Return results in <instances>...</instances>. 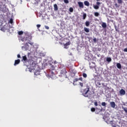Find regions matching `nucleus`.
Listing matches in <instances>:
<instances>
[{"mask_svg": "<svg viewBox=\"0 0 127 127\" xmlns=\"http://www.w3.org/2000/svg\"><path fill=\"white\" fill-rule=\"evenodd\" d=\"M78 4L80 8H84V4L83 2H78Z\"/></svg>", "mask_w": 127, "mask_h": 127, "instance_id": "nucleus-8", "label": "nucleus"}, {"mask_svg": "<svg viewBox=\"0 0 127 127\" xmlns=\"http://www.w3.org/2000/svg\"><path fill=\"white\" fill-rule=\"evenodd\" d=\"M18 34L19 35H22V34H23V31H20L18 32Z\"/></svg>", "mask_w": 127, "mask_h": 127, "instance_id": "nucleus-24", "label": "nucleus"}, {"mask_svg": "<svg viewBox=\"0 0 127 127\" xmlns=\"http://www.w3.org/2000/svg\"><path fill=\"white\" fill-rule=\"evenodd\" d=\"M90 91V89L88 87L84 89L83 92V95L84 97H86V98H89L91 96V94L89 93V92Z\"/></svg>", "mask_w": 127, "mask_h": 127, "instance_id": "nucleus-4", "label": "nucleus"}, {"mask_svg": "<svg viewBox=\"0 0 127 127\" xmlns=\"http://www.w3.org/2000/svg\"><path fill=\"white\" fill-rule=\"evenodd\" d=\"M20 63V60L18 59V60H16L15 61L14 64V66H16V65H18V64Z\"/></svg>", "mask_w": 127, "mask_h": 127, "instance_id": "nucleus-12", "label": "nucleus"}, {"mask_svg": "<svg viewBox=\"0 0 127 127\" xmlns=\"http://www.w3.org/2000/svg\"><path fill=\"white\" fill-rule=\"evenodd\" d=\"M118 1V3H123V0H117Z\"/></svg>", "mask_w": 127, "mask_h": 127, "instance_id": "nucleus-34", "label": "nucleus"}, {"mask_svg": "<svg viewBox=\"0 0 127 127\" xmlns=\"http://www.w3.org/2000/svg\"><path fill=\"white\" fill-rule=\"evenodd\" d=\"M0 10L3 12H5L6 11V8L5 5L2 4V2H0Z\"/></svg>", "mask_w": 127, "mask_h": 127, "instance_id": "nucleus-5", "label": "nucleus"}, {"mask_svg": "<svg viewBox=\"0 0 127 127\" xmlns=\"http://www.w3.org/2000/svg\"><path fill=\"white\" fill-rule=\"evenodd\" d=\"M77 81H79V79L78 78H75L74 79L73 82H77Z\"/></svg>", "mask_w": 127, "mask_h": 127, "instance_id": "nucleus-37", "label": "nucleus"}, {"mask_svg": "<svg viewBox=\"0 0 127 127\" xmlns=\"http://www.w3.org/2000/svg\"><path fill=\"white\" fill-rule=\"evenodd\" d=\"M40 26H41V25H40V24H37V27L38 28H39V27H40Z\"/></svg>", "mask_w": 127, "mask_h": 127, "instance_id": "nucleus-40", "label": "nucleus"}, {"mask_svg": "<svg viewBox=\"0 0 127 127\" xmlns=\"http://www.w3.org/2000/svg\"><path fill=\"white\" fill-rule=\"evenodd\" d=\"M96 111V108H94V107H92L91 108V111L92 112H94Z\"/></svg>", "mask_w": 127, "mask_h": 127, "instance_id": "nucleus-26", "label": "nucleus"}, {"mask_svg": "<svg viewBox=\"0 0 127 127\" xmlns=\"http://www.w3.org/2000/svg\"><path fill=\"white\" fill-rule=\"evenodd\" d=\"M69 11H70V12H73V9L72 7L69 8Z\"/></svg>", "mask_w": 127, "mask_h": 127, "instance_id": "nucleus-33", "label": "nucleus"}, {"mask_svg": "<svg viewBox=\"0 0 127 127\" xmlns=\"http://www.w3.org/2000/svg\"><path fill=\"white\" fill-rule=\"evenodd\" d=\"M115 5L116 7H119V5H118V3H115Z\"/></svg>", "mask_w": 127, "mask_h": 127, "instance_id": "nucleus-41", "label": "nucleus"}, {"mask_svg": "<svg viewBox=\"0 0 127 127\" xmlns=\"http://www.w3.org/2000/svg\"><path fill=\"white\" fill-rule=\"evenodd\" d=\"M22 61H24V62H27V57H26V56H24L22 57Z\"/></svg>", "mask_w": 127, "mask_h": 127, "instance_id": "nucleus-13", "label": "nucleus"}, {"mask_svg": "<svg viewBox=\"0 0 127 127\" xmlns=\"http://www.w3.org/2000/svg\"><path fill=\"white\" fill-rule=\"evenodd\" d=\"M54 7L55 11L58 10V6H57V4H54Z\"/></svg>", "mask_w": 127, "mask_h": 127, "instance_id": "nucleus-14", "label": "nucleus"}, {"mask_svg": "<svg viewBox=\"0 0 127 127\" xmlns=\"http://www.w3.org/2000/svg\"><path fill=\"white\" fill-rule=\"evenodd\" d=\"M99 86H101V83L100 82H99Z\"/></svg>", "mask_w": 127, "mask_h": 127, "instance_id": "nucleus-46", "label": "nucleus"}, {"mask_svg": "<svg viewBox=\"0 0 127 127\" xmlns=\"http://www.w3.org/2000/svg\"><path fill=\"white\" fill-rule=\"evenodd\" d=\"M89 65H91V63H89Z\"/></svg>", "mask_w": 127, "mask_h": 127, "instance_id": "nucleus-49", "label": "nucleus"}, {"mask_svg": "<svg viewBox=\"0 0 127 127\" xmlns=\"http://www.w3.org/2000/svg\"><path fill=\"white\" fill-rule=\"evenodd\" d=\"M82 76L84 78H87V74L85 73H83L82 74Z\"/></svg>", "mask_w": 127, "mask_h": 127, "instance_id": "nucleus-27", "label": "nucleus"}, {"mask_svg": "<svg viewBox=\"0 0 127 127\" xmlns=\"http://www.w3.org/2000/svg\"><path fill=\"white\" fill-rule=\"evenodd\" d=\"M68 45H70V43L69 42H67L65 45L64 46L65 47L68 46Z\"/></svg>", "mask_w": 127, "mask_h": 127, "instance_id": "nucleus-31", "label": "nucleus"}, {"mask_svg": "<svg viewBox=\"0 0 127 127\" xmlns=\"http://www.w3.org/2000/svg\"><path fill=\"white\" fill-rule=\"evenodd\" d=\"M117 67L118 69H122V65L120 63L117 64Z\"/></svg>", "mask_w": 127, "mask_h": 127, "instance_id": "nucleus-16", "label": "nucleus"}, {"mask_svg": "<svg viewBox=\"0 0 127 127\" xmlns=\"http://www.w3.org/2000/svg\"><path fill=\"white\" fill-rule=\"evenodd\" d=\"M35 75H37V74H36V73H35Z\"/></svg>", "mask_w": 127, "mask_h": 127, "instance_id": "nucleus-50", "label": "nucleus"}, {"mask_svg": "<svg viewBox=\"0 0 127 127\" xmlns=\"http://www.w3.org/2000/svg\"><path fill=\"white\" fill-rule=\"evenodd\" d=\"M55 67H54V66L53 65H51L50 67V71H52L53 70H55Z\"/></svg>", "mask_w": 127, "mask_h": 127, "instance_id": "nucleus-18", "label": "nucleus"}, {"mask_svg": "<svg viewBox=\"0 0 127 127\" xmlns=\"http://www.w3.org/2000/svg\"><path fill=\"white\" fill-rule=\"evenodd\" d=\"M101 105L102 106H103V107H106V102H102L101 103Z\"/></svg>", "mask_w": 127, "mask_h": 127, "instance_id": "nucleus-30", "label": "nucleus"}, {"mask_svg": "<svg viewBox=\"0 0 127 127\" xmlns=\"http://www.w3.org/2000/svg\"><path fill=\"white\" fill-rule=\"evenodd\" d=\"M17 58H20V55L18 54V55H17Z\"/></svg>", "mask_w": 127, "mask_h": 127, "instance_id": "nucleus-44", "label": "nucleus"}, {"mask_svg": "<svg viewBox=\"0 0 127 127\" xmlns=\"http://www.w3.org/2000/svg\"><path fill=\"white\" fill-rule=\"evenodd\" d=\"M61 75H63V74L67 73V71H66V67L63 64H60L59 65Z\"/></svg>", "mask_w": 127, "mask_h": 127, "instance_id": "nucleus-3", "label": "nucleus"}, {"mask_svg": "<svg viewBox=\"0 0 127 127\" xmlns=\"http://www.w3.org/2000/svg\"><path fill=\"white\" fill-rule=\"evenodd\" d=\"M120 94L123 96L124 95H126V91L124 90L123 89H122L120 91Z\"/></svg>", "mask_w": 127, "mask_h": 127, "instance_id": "nucleus-9", "label": "nucleus"}, {"mask_svg": "<svg viewBox=\"0 0 127 127\" xmlns=\"http://www.w3.org/2000/svg\"><path fill=\"white\" fill-rule=\"evenodd\" d=\"M124 51L125 52H127V48H125L124 50Z\"/></svg>", "mask_w": 127, "mask_h": 127, "instance_id": "nucleus-42", "label": "nucleus"}, {"mask_svg": "<svg viewBox=\"0 0 127 127\" xmlns=\"http://www.w3.org/2000/svg\"><path fill=\"white\" fill-rule=\"evenodd\" d=\"M80 80V81H83V78L82 77H80L78 79V80Z\"/></svg>", "mask_w": 127, "mask_h": 127, "instance_id": "nucleus-43", "label": "nucleus"}, {"mask_svg": "<svg viewBox=\"0 0 127 127\" xmlns=\"http://www.w3.org/2000/svg\"><path fill=\"white\" fill-rule=\"evenodd\" d=\"M86 17H87V14L84 13L83 14V19H86Z\"/></svg>", "mask_w": 127, "mask_h": 127, "instance_id": "nucleus-20", "label": "nucleus"}, {"mask_svg": "<svg viewBox=\"0 0 127 127\" xmlns=\"http://www.w3.org/2000/svg\"><path fill=\"white\" fill-rule=\"evenodd\" d=\"M100 111H101V112H102V111H103V110H102V109H101V110H100Z\"/></svg>", "mask_w": 127, "mask_h": 127, "instance_id": "nucleus-48", "label": "nucleus"}, {"mask_svg": "<svg viewBox=\"0 0 127 127\" xmlns=\"http://www.w3.org/2000/svg\"><path fill=\"white\" fill-rule=\"evenodd\" d=\"M106 60L107 62H111V61H112V59L111 58H107Z\"/></svg>", "mask_w": 127, "mask_h": 127, "instance_id": "nucleus-25", "label": "nucleus"}, {"mask_svg": "<svg viewBox=\"0 0 127 127\" xmlns=\"http://www.w3.org/2000/svg\"><path fill=\"white\" fill-rule=\"evenodd\" d=\"M96 0L99 1V0Z\"/></svg>", "mask_w": 127, "mask_h": 127, "instance_id": "nucleus-51", "label": "nucleus"}, {"mask_svg": "<svg viewBox=\"0 0 127 127\" xmlns=\"http://www.w3.org/2000/svg\"><path fill=\"white\" fill-rule=\"evenodd\" d=\"M84 4L86 6H90V3L88 1H84Z\"/></svg>", "mask_w": 127, "mask_h": 127, "instance_id": "nucleus-15", "label": "nucleus"}, {"mask_svg": "<svg viewBox=\"0 0 127 127\" xmlns=\"http://www.w3.org/2000/svg\"><path fill=\"white\" fill-rule=\"evenodd\" d=\"M96 4L97 5H93V7L95 9H99V8H100L99 5L101 4V2H97Z\"/></svg>", "mask_w": 127, "mask_h": 127, "instance_id": "nucleus-6", "label": "nucleus"}, {"mask_svg": "<svg viewBox=\"0 0 127 127\" xmlns=\"http://www.w3.org/2000/svg\"><path fill=\"white\" fill-rule=\"evenodd\" d=\"M110 105L112 108H113V109H115V108H116V103H115V102L112 101L111 102H110Z\"/></svg>", "mask_w": 127, "mask_h": 127, "instance_id": "nucleus-11", "label": "nucleus"}, {"mask_svg": "<svg viewBox=\"0 0 127 127\" xmlns=\"http://www.w3.org/2000/svg\"><path fill=\"white\" fill-rule=\"evenodd\" d=\"M94 106H95V107H98V102H94Z\"/></svg>", "mask_w": 127, "mask_h": 127, "instance_id": "nucleus-36", "label": "nucleus"}, {"mask_svg": "<svg viewBox=\"0 0 127 127\" xmlns=\"http://www.w3.org/2000/svg\"><path fill=\"white\" fill-rule=\"evenodd\" d=\"M122 109L125 112L126 114H127V108H125L124 107H122Z\"/></svg>", "mask_w": 127, "mask_h": 127, "instance_id": "nucleus-23", "label": "nucleus"}, {"mask_svg": "<svg viewBox=\"0 0 127 127\" xmlns=\"http://www.w3.org/2000/svg\"><path fill=\"white\" fill-rule=\"evenodd\" d=\"M10 23H11V24H12L13 22V20L12 19V18H11L9 20V22Z\"/></svg>", "mask_w": 127, "mask_h": 127, "instance_id": "nucleus-29", "label": "nucleus"}, {"mask_svg": "<svg viewBox=\"0 0 127 127\" xmlns=\"http://www.w3.org/2000/svg\"><path fill=\"white\" fill-rule=\"evenodd\" d=\"M112 127H117V126H116V125H112Z\"/></svg>", "mask_w": 127, "mask_h": 127, "instance_id": "nucleus-45", "label": "nucleus"}, {"mask_svg": "<svg viewBox=\"0 0 127 127\" xmlns=\"http://www.w3.org/2000/svg\"><path fill=\"white\" fill-rule=\"evenodd\" d=\"M101 25L103 28H106L107 27V24L105 22H103Z\"/></svg>", "mask_w": 127, "mask_h": 127, "instance_id": "nucleus-17", "label": "nucleus"}, {"mask_svg": "<svg viewBox=\"0 0 127 127\" xmlns=\"http://www.w3.org/2000/svg\"><path fill=\"white\" fill-rule=\"evenodd\" d=\"M1 31H3V32H9V33H12L13 32V29L11 26L6 24L2 27L1 28Z\"/></svg>", "mask_w": 127, "mask_h": 127, "instance_id": "nucleus-2", "label": "nucleus"}, {"mask_svg": "<svg viewBox=\"0 0 127 127\" xmlns=\"http://www.w3.org/2000/svg\"><path fill=\"white\" fill-rule=\"evenodd\" d=\"M45 28L46 29H49V27L48 26H45Z\"/></svg>", "mask_w": 127, "mask_h": 127, "instance_id": "nucleus-39", "label": "nucleus"}, {"mask_svg": "<svg viewBox=\"0 0 127 127\" xmlns=\"http://www.w3.org/2000/svg\"><path fill=\"white\" fill-rule=\"evenodd\" d=\"M93 41L94 43H97V38H95L93 39Z\"/></svg>", "mask_w": 127, "mask_h": 127, "instance_id": "nucleus-35", "label": "nucleus"}, {"mask_svg": "<svg viewBox=\"0 0 127 127\" xmlns=\"http://www.w3.org/2000/svg\"><path fill=\"white\" fill-rule=\"evenodd\" d=\"M35 67H36V64L34 63H32V64H31V68L32 70H35Z\"/></svg>", "mask_w": 127, "mask_h": 127, "instance_id": "nucleus-10", "label": "nucleus"}, {"mask_svg": "<svg viewBox=\"0 0 127 127\" xmlns=\"http://www.w3.org/2000/svg\"><path fill=\"white\" fill-rule=\"evenodd\" d=\"M85 25L86 26H89L90 25V22L88 21H86L85 22Z\"/></svg>", "mask_w": 127, "mask_h": 127, "instance_id": "nucleus-21", "label": "nucleus"}, {"mask_svg": "<svg viewBox=\"0 0 127 127\" xmlns=\"http://www.w3.org/2000/svg\"><path fill=\"white\" fill-rule=\"evenodd\" d=\"M79 85L80 86L82 87H83V83L82 82H79Z\"/></svg>", "mask_w": 127, "mask_h": 127, "instance_id": "nucleus-38", "label": "nucleus"}, {"mask_svg": "<svg viewBox=\"0 0 127 127\" xmlns=\"http://www.w3.org/2000/svg\"><path fill=\"white\" fill-rule=\"evenodd\" d=\"M86 60H88V61H91V60H92V59H91V58H90L89 56H86Z\"/></svg>", "mask_w": 127, "mask_h": 127, "instance_id": "nucleus-22", "label": "nucleus"}, {"mask_svg": "<svg viewBox=\"0 0 127 127\" xmlns=\"http://www.w3.org/2000/svg\"><path fill=\"white\" fill-rule=\"evenodd\" d=\"M49 74L50 75V77L52 79H55V73H54L53 71H50Z\"/></svg>", "mask_w": 127, "mask_h": 127, "instance_id": "nucleus-7", "label": "nucleus"}, {"mask_svg": "<svg viewBox=\"0 0 127 127\" xmlns=\"http://www.w3.org/2000/svg\"><path fill=\"white\" fill-rule=\"evenodd\" d=\"M64 1L65 3H69V0H64Z\"/></svg>", "mask_w": 127, "mask_h": 127, "instance_id": "nucleus-32", "label": "nucleus"}, {"mask_svg": "<svg viewBox=\"0 0 127 127\" xmlns=\"http://www.w3.org/2000/svg\"><path fill=\"white\" fill-rule=\"evenodd\" d=\"M99 12H95L94 13V15H95V16H99Z\"/></svg>", "mask_w": 127, "mask_h": 127, "instance_id": "nucleus-28", "label": "nucleus"}, {"mask_svg": "<svg viewBox=\"0 0 127 127\" xmlns=\"http://www.w3.org/2000/svg\"><path fill=\"white\" fill-rule=\"evenodd\" d=\"M24 48V47H22V49H23Z\"/></svg>", "mask_w": 127, "mask_h": 127, "instance_id": "nucleus-47", "label": "nucleus"}, {"mask_svg": "<svg viewBox=\"0 0 127 127\" xmlns=\"http://www.w3.org/2000/svg\"><path fill=\"white\" fill-rule=\"evenodd\" d=\"M32 39V37L28 34L25 33V35L23 37H20V40H21V41H27L28 43L25 44V45L27 46H28V44L31 45L32 46L33 45V43L30 42Z\"/></svg>", "mask_w": 127, "mask_h": 127, "instance_id": "nucleus-1", "label": "nucleus"}, {"mask_svg": "<svg viewBox=\"0 0 127 127\" xmlns=\"http://www.w3.org/2000/svg\"><path fill=\"white\" fill-rule=\"evenodd\" d=\"M84 31L87 33L90 32V30L88 28H84Z\"/></svg>", "mask_w": 127, "mask_h": 127, "instance_id": "nucleus-19", "label": "nucleus"}]
</instances>
